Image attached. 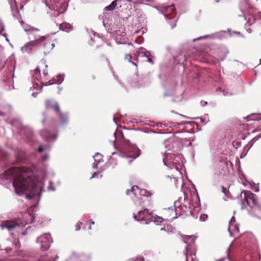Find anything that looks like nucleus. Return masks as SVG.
I'll return each instance as SVG.
<instances>
[{"instance_id":"1","label":"nucleus","mask_w":261,"mask_h":261,"mask_svg":"<svg viewBox=\"0 0 261 261\" xmlns=\"http://www.w3.org/2000/svg\"><path fill=\"white\" fill-rule=\"evenodd\" d=\"M32 175V170L26 167H11L4 173L5 178L14 176L13 186L15 192L19 195L35 191L36 184Z\"/></svg>"},{"instance_id":"2","label":"nucleus","mask_w":261,"mask_h":261,"mask_svg":"<svg viewBox=\"0 0 261 261\" xmlns=\"http://www.w3.org/2000/svg\"><path fill=\"white\" fill-rule=\"evenodd\" d=\"M241 197L242 198V208L245 207L246 205L252 208L255 207L258 209L261 208L258 203L256 195L250 191H243L241 193Z\"/></svg>"},{"instance_id":"3","label":"nucleus","mask_w":261,"mask_h":261,"mask_svg":"<svg viewBox=\"0 0 261 261\" xmlns=\"http://www.w3.org/2000/svg\"><path fill=\"white\" fill-rule=\"evenodd\" d=\"M124 143L122 148L123 156L130 159L129 162H131L139 156L138 149L135 145H132L129 140H125Z\"/></svg>"},{"instance_id":"4","label":"nucleus","mask_w":261,"mask_h":261,"mask_svg":"<svg viewBox=\"0 0 261 261\" xmlns=\"http://www.w3.org/2000/svg\"><path fill=\"white\" fill-rule=\"evenodd\" d=\"M165 145L166 147L168 148V151L164 152L165 158L163 159V161L166 164L165 161L168 160L172 154V152H168V151L170 150L172 152H176L180 149L181 145L177 138H171L166 140L165 141Z\"/></svg>"},{"instance_id":"5","label":"nucleus","mask_w":261,"mask_h":261,"mask_svg":"<svg viewBox=\"0 0 261 261\" xmlns=\"http://www.w3.org/2000/svg\"><path fill=\"white\" fill-rule=\"evenodd\" d=\"M130 192L133 193L136 196L139 195L141 196H145L148 198V205L152 204L151 196L153 195V193L151 191H147L146 189H140L137 186H134L130 190H127L126 194L129 195Z\"/></svg>"},{"instance_id":"6","label":"nucleus","mask_w":261,"mask_h":261,"mask_svg":"<svg viewBox=\"0 0 261 261\" xmlns=\"http://www.w3.org/2000/svg\"><path fill=\"white\" fill-rule=\"evenodd\" d=\"M38 241L41 244V249L43 251L49 249L51 243L53 242L50 234L45 233L38 238Z\"/></svg>"},{"instance_id":"7","label":"nucleus","mask_w":261,"mask_h":261,"mask_svg":"<svg viewBox=\"0 0 261 261\" xmlns=\"http://www.w3.org/2000/svg\"><path fill=\"white\" fill-rule=\"evenodd\" d=\"M20 221L19 220H7L3 222L1 224L2 229H7L11 231L19 227L20 225Z\"/></svg>"},{"instance_id":"8","label":"nucleus","mask_w":261,"mask_h":261,"mask_svg":"<svg viewBox=\"0 0 261 261\" xmlns=\"http://www.w3.org/2000/svg\"><path fill=\"white\" fill-rule=\"evenodd\" d=\"M46 37L45 36H42L39 39L31 41L22 47L21 50L23 53L29 52L32 50L34 46H38L41 42L44 41Z\"/></svg>"},{"instance_id":"9","label":"nucleus","mask_w":261,"mask_h":261,"mask_svg":"<svg viewBox=\"0 0 261 261\" xmlns=\"http://www.w3.org/2000/svg\"><path fill=\"white\" fill-rule=\"evenodd\" d=\"M45 107L47 109H53L56 113L60 114L61 117L64 115L60 111V106L59 104L51 100H46L45 101Z\"/></svg>"},{"instance_id":"10","label":"nucleus","mask_w":261,"mask_h":261,"mask_svg":"<svg viewBox=\"0 0 261 261\" xmlns=\"http://www.w3.org/2000/svg\"><path fill=\"white\" fill-rule=\"evenodd\" d=\"M46 37L45 40L46 42L44 44V53L48 54L55 47V44L50 39L48 38L47 37Z\"/></svg>"},{"instance_id":"11","label":"nucleus","mask_w":261,"mask_h":261,"mask_svg":"<svg viewBox=\"0 0 261 261\" xmlns=\"http://www.w3.org/2000/svg\"><path fill=\"white\" fill-rule=\"evenodd\" d=\"M176 211V209L175 208V206H171L168 209L165 210L164 214L166 216L170 217L171 219L175 218L177 217Z\"/></svg>"},{"instance_id":"12","label":"nucleus","mask_w":261,"mask_h":261,"mask_svg":"<svg viewBox=\"0 0 261 261\" xmlns=\"http://www.w3.org/2000/svg\"><path fill=\"white\" fill-rule=\"evenodd\" d=\"M27 31H29V34L28 35L30 39H34V40H35L41 37L38 34L40 32V30L34 27L33 29H30V30H28Z\"/></svg>"},{"instance_id":"13","label":"nucleus","mask_w":261,"mask_h":261,"mask_svg":"<svg viewBox=\"0 0 261 261\" xmlns=\"http://www.w3.org/2000/svg\"><path fill=\"white\" fill-rule=\"evenodd\" d=\"M149 214V210L145 208L143 211L139 212L138 215L134 214V218L137 221H141L144 220L145 217Z\"/></svg>"},{"instance_id":"14","label":"nucleus","mask_w":261,"mask_h":261,"mask_svg":"<svg viewBox=\"0 0 261 261\" xmlns=\"http://www.w3.org/2000/svg\"><path fill=\"white\" fill-rule=\"evenodd\" d=\"M121 1L122 0H115L113 1L110 5L105 8V10L108 11L114 10L115 7L119 4V2Z\"/></svg>"},{"instance_id":"15","label":"nucleus","mask_w":261,"mask_h":261,"mask_svg":"<svg viewBox=\"0 0 261 261\" xmlns=\"http://www.w3.org/2000/svg\"><path fill=\"white\" fill-rule=\"evenodd\" d=\"M71 28L72 25L69 23L63 22L60 25V29L62 31L68 32Z\"/></svg>"},{"instance_id":"16","label":"nucleus","mask_w":261,"mask_h":261,"mask_svg":"<svg viewBox=\"0 0 261 261\" xmlns=\"http://www.w3.org/2000/svg\"><path fill=\"white\" fill-rule=\"evenodd\" d=\"M142 53L144 55V56L147 58L148 61L151 63H153V60L152 59V56L150 53L149 51L146 50L145 49H144L143 50H142Z\"/></svg>"},{"instance_id":"17","label":"nucleus","mask_w":261,"mask_h":261,"mask_svg":"<svg viewBox=\"0 0 261 261\" xmlns=\"http://www.w3.org/2000/svg\"><path fill=\"white\" fill-rule=\"evenodd\" d=\"M183 240L186 243L191 244V242H194V238L193 236H186L183 237Z\"/></svg>"},{"instance_id":"18","label":"nucleus","mask_w":261,"mask_h":261,"mask_svg":"<svg viewBox=\"0 0 261 261\" xmlns=\"http://www.w3.org/2000/svg\"><path fill=\"white\" fill-rule=\"evenodd\" d=\"M41 135L46 139H49L51 137V134L47 130H43L41 132Z\"/></svg>"},{"instance_id":"19","label":"nucleus","mask_w":261,"mask_h":261,"mask_svg":"<svg viewBox=\"0 0 261 261\" xmlns=\"http://www.w3.org/2000/svg\"><path fill=\"white\" fill-rule=\"evenodd\" d=\"M57 78H58L57 80H55L54 78H53L54 80H53V82H51L50 81H49L48 82L49 83V84H52L55 83H60L63 81V79L61 76H58Z\"/></svg>"},{"instance_id":"20","label":"nucleus","mask_w":261,"mask_h":261,"mask_svg":"<svg viewBox=\"0 0 261 261\" xmlns=\"http://www.w3.org/2000/svg\"><path fill=\"white\" fill-rule=\"evenodd\" d=\"M59 114V117H60L61 121L63 122H66L67 121V117L66 115H65L64 114H63L64 115V116L61 117L60 116V114Z\"/></svg>"},{"instance_id":"21","label":"nucleus","mask_w":261,"mask_h":261,"mask_svg":"<svg viewBox=\"0 0 261 261\" xmlns=\"http://www.w3.org/2000/svg\"><path fill=\"white\" fill-rule=\"evenodd\" d=\"M132 58V56L130 54H126L125 56V59L127 60L129 62H131L130 59Z\"/></svg>"},{"instance_id":"22","label":"nucleus","mask_w":261,"mask_h":261,"mask_svg":"<svg viewBox=\"0 0 261 261\" xmlns=\"http://www.w3.org/2000/svg\"><path fill=\"white\" fill-rule=\"evenodd\" d=\"M82 224V223H79L75 224V230H79L81 229V225Z\"/></svg>"},{"instance_id":"23","label":"nucleus","mask_w":261,"mask_h":261,"mask_svg":"<svg viewBox=\"0 0 261 261\" xmlns=\"http://www.w3.org/2000/svg\"><path fill=\"white\" fill-rule=\"evenodd\" d=\"M34 27H31V26H28V27H25L24 28V31L27 32V34L28 35L29 34V31H27L28 30H30V29H33Z\"/></svg>"},{"instance_id":"24","label":"nucleus","mask_w":261,"mask_h":261,"mask_svg":"<svg viewBox=\"0 0 261 261\" xmlns=\"http://www.w3.org/2000/svg\"><path fill=\"white\" fill-rule=\"evenodd\" d=\"M43 150H44V148H43V147H42V146H40V147L38 148V152H40V153H41V152H42L43 151Z\"/></svg>"},{"instance_id":"25","label":"nucleus","mask_w":261,"mask_h":261,"mask_svg":"<svg viewBox=\"0 0 261 261\" xmlns=\"http://www.w3.org/2000/svg\"><path fill=\"white\" fill-rule=\"evenodd\" d=\"M181 206V210L185 212H186L187 211V207L186 206Z\"/></svg>"},{"instance_id":"26","label":"nucleus","mask_w":261,"mask_h":261,"mask_svg":"<svg viewBox=\"0 0 261 261\" xmlns=\"http://www.w3.org/2000/svg\"><path fill=\"white\" fill-rule=\"evenodd\" d=\"M43 74L44 75H46L47 74V71L46 70H44L43 71Z\"/></svg>"},{"instance_id":"27","label":"nucleus","mask_w":261,"mask_h":261,"mask_svg":"<svg viewBox=\"0 0 261 261\" xmlns=\"http://www.w3.org/2000/svg\"><path fill=\"white\" fill-rule=\"evenodd\" d=\"M222 191H223L224 193H225V190H226V189H225L223 186H222Z\"/></svg>"},{"instance_id":"28","label":"nucleus","mask_w":261,"mask_h":261,"mask_svg":"<svg viewBox=\"0 0 261 261\" xmlns=\"http://www.w3.org/2000/svg\"><path fill=\"white\" fill-rule=\"evenodd\" d=\"M188 254V247H187V249H186V256H187Z\"/></svg>"},{"instance_id":"29","label":"nucleus","mask_w":261,"mask_h":261,"mask_svg":"<svg viewBox=\"0 0 261 261\" xmlns=\"http://www.w3.org/2000/svg\"><path fill=\"white\" fill-rule=\"evenodd\" d=\"M90 222L92 224H94V221H93L92 220H90Z\"/></svg>"},{"instance_id":"30","label":"nucleus","mask_w":261,"mask_h":261,"mask_svg":"<svg viewBox=\"0 0 261 261\" xmlns=\"http://www.w3.org/2000/svg\"><path fill=\"white\" fill-rule=\"evenodd\" d=\"M185 124V122H182L179 123H178V125H184V124Z\"/></svg>"},{"instance_id":"31","label":"nucleus","mask_w":261,"mask_h":261,"mask_svg":"<svg viewBox=\"0 0 261 261\" xmlns=\"http://www.w3.org/2000/svg\"><path fill=\"white\" fill-rule=\"evenodd\" d=\"M65 11V9H64L62 11H61V12H60V13H63ZM59 13H58V15H59Z\"/></svg>"},{"instance_id":"32","label":"nucleus","mask_w":261,"mask_h":261,"mask_svg":"<svg viewBox=\"0 0 261 261\" xmlns=\"http://www.w3.org/2000/svg\"><path fill=\"white\" fill-rule=\"evenodd\" d=\"M96 174V172H94V173L92 175V177H94L95 175Z\"/></svg>"},{"instance_id":"33","label":"nucleus","mask_w":261,"mask_h":261,"mask_svg":"<svg viewBox=\"0 0 261 261\" xmlns=\"http://www.w3.org/2000/svg\"><path fill=\"white\" fill-rule=\"evenodd\" d=\"M223 260H224V259H223V258H222V259H220V260H218V261H223Z\"/></svg>"},{"instance_id":"34","label":"nucleus","mask_w":261,"mask_h":261,"mask_svg":"<svg viewBox=\"0 0 261 261\" xmlns=\"http://www.w3.org/2000/svg\"><path fill=\"white\" fill-rule=\"evenodd\" d=\"M89 229H92V228H91V225H90V226H89Z\"/></svg>"},{"instance_id":"35","label":"nucleus","mask_w":261,"mask_h":261,"mask_svg":"<svg viewBox=\"0 0 261 261\" xmlns=\"http://www.w3.org/2000/svg\"><path fill=\"white\" fill-rule=\"evenodd\" d=\"M61 5H63V6H65V4H63V3H62Z\"/></svg>"},{"instance_id":"36","label":"nucleus","mask_w":261,"mask_h":261,"mask_svg":"<svg viewBox=\"0 0 261 261\" xmlns=\"http://www.w3.org/2000/svg\"><path fill=\"white\" fill-rule=\"evenodd\" d=\"M132 63H133L134 65H136V64L134 62H132Z\"/></svg>"},{"instance_id":"37","label":"nucleus","mask_w":261,"mask_h":261,"mask_svg":"<svg viewBox=\"0 0 261 261\" xmlns=\"http://www.w3.org/2000/svg\"><path fill=\"white\" fill-rule=\"evenodd\" d=\"M99 154L97 153V154L95 155V156H98Z\"/></svg>"},{"instance_id":"38","label":"nucleus","mask_w":261,"mask_h":261,"mask_svg":"<svg viewBox=\"0 0 261 261\" xmlns=\"http://www.w3.org/2000/svg\"><path fill=\"white\" fill-rule=\"evenodd\" d=\"M45 122L44 120H43L42 123H44Z\"/></svg>"},{"instance_id":"39","label":"nucleus","mask_w":261,"mask_h":261,"mask_svg":"<svg viewBox=\"0 0 261 261\" xmlns=\"http://www.w3.org/2000/svg\"><path fill=\"white\" fill-rule=\"evenodd\" d=\"M45 4L48 5L47 2H45Z\"/></svg>"}]
</instances>
